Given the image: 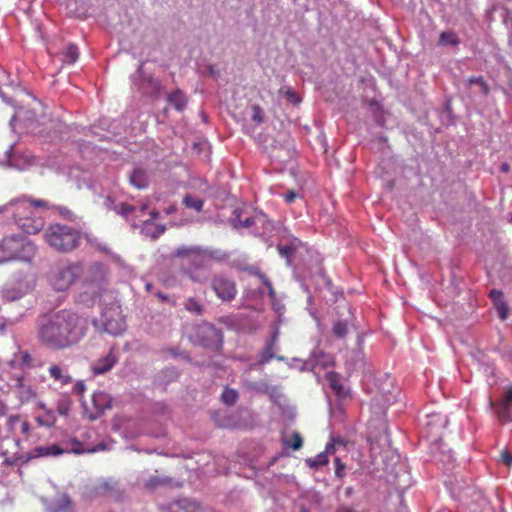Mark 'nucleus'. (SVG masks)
Wrapping results in <instances>:
<instances>
[{"label": "nucleus", "mask_w": 512, "mask_h": 512, "mask_svg": "<svg viewBox=\"0 0 512 512\" xmlns=\"http://www.w3.org/2000/svg\"><path fill=\"white\" fill-rule=\"evenodd\" d=\"M28 208L19 206L13 211V217L17 226L27 234H37L44 227V220L41 216L25 217Z\"/></svg>", "instance_id": "obj_7"}, {"label": "nucleus", "mask_w": 512, "mask_h": 512, "mask_svg": "<svg viewBox=\"0 0 512 512\" xmlns=\"http://www.w3.org/2000/svg\"><path fill=\"white\" fill-rule=\"evenodd\" d=\"M71 448H68V452H73L75 454H82L86 452L87 450L83 447V443L80 442L77 439H72L70 441ZM89 452H92L93 450H88Z\"/></svg>", "instance_id": "obj_34"}, {"label": "nucleus", "mask_w": 512, "mask_h": 512, "mask_svg": "<svg viewBox=\"0 0 512 512\" xmlns=\"http://www.w3.org/2000/svg\"><path fill=\"white\" fill-rule=\"evenodd\" d=\"M72 401L68 395H61L57 401V412L62 416H67L70 412Z\"/></svg>", "instance_id": "obj_26"}, {"label": "nucleus", "mask_w": 512, "mask_h": 512, "mask_svg": "<svg viewBox=\"0 0 512 512\" xmlns=\"http://www.w3.org/2000/svg\"><path fill=\"white\" fill-rule=\"evenodd\" d=\"M162 512H204L202 506L196 501L179 499L167 506L160 507Z\"/></svg>", "instance_id": "obj_11"}, {"label": "nucleus", "mask_w": 512, "mask_h": 512, "mask_svg": "<svg viewBox=\"0 0 512 512\" xmlns=\"http://www.w3.org/2000/svg\"><path fill=\"white\" fill-rule=\"evenodd\" d=\"M469 85L476 84V86H480L482 93L487 96L490 93V87L488 83L481 76H472L467 80Z\"/></svg>", "instance_id": "obj_31"}, {"label": "nucleus", "mask_w": 512, "mask_h": 512, "mask_svg": "<svg viewBox=\"0 0 512 512\" xmlns=\"http://www.w3.org/2000/svg\"><path fill=\"white\" fill-rule=\"evenodd\" d=\"M79 57L78 47L74 44H69L63 54V62L67 64H73Z\"/></svg>", "instance_id": "obj_25"}, {"label": "nucleus", "mask_w": 512, "mask_h": 512, "mask_svg": "<svg viewBox=\"0 0 512 512\" xmlns=\"http://www.w3.org/2000/svg\"><path fill=\"white\" fill-rule=\"evenodd\" d=\"M87 328L86 319L72 310L52 311L38 318L37 340L50 350L61 351L77 345Z\"/></svg>", "instance_id": "obj_1"}, {"label": "nucleus", "mask_w": 512, "mask_h": 512, "mask_svg": "<svg viewBox=\"0 0 512 512\" xmlns=\"http://www.w3.org/2000/svg\"><path fill=\"white\" fill-rule=\"evenodd\" d=\"M252 120L257 123L261 124L264 122V113L260 106L254 105L252 107Z\"/></svg>", "instance_id": "obj_37"}, {"label": "nucleus", "mask_w": 512, "mask_h": 512, "mask_svg": "<svg viewBox=\"0 0 512 512\" xmlns=\"http://www.w3.org/2000/svg\"><path fill=\"white\" fill-rule=\"evenodd\" d=\"M116 363L117 357L114 351L110 350L106 356L93 363L92 371L95 375H101L110 371Z\"/></svg>", "instance_id": "obj_12"}, {"label": "nucleus", "mask_w": 512, "mask_h": 512, "mask_svg": "<svg viewBox=\"0 0 512 512\" xmlns=\"http://www.w3.org/2000/svg\"><path fill=\"white\" fill-rule=\"evenodd\" d=\"M7 427L10 431L15 432L19 429L20 433L28 437L31 432V425L28 421L22 420L18 415H11L7 419Z\"/></svg>", "instance_id": "obj_15"}, {"label": "nucleus", "mask_w": 512, "mask_h": 512, "mask_svg": "<svg viewBox=\"0 0 512 512\" xmlns=\"http://www.w3.org/2000/svg\"><path fill=\"white\" fill-rule=\"evenodd\" d=\"M164 483V480L157 476H152L145 482V488L149 491L155 490L157 487L161 486Z\"/></svg>", "instance_id": "obj_35"}, {"label": "nucleus", "mask_w": 512, "mask_h": 512, "mask_svg": "<svg viewBox=\"0 0 512 512\" xmlns=\"http://www.w3.org/2000/svg\"><path fill=\"white\" fill-rule=\"evenodd\" d=\"M489 296L498 310L499 317L502 320H505L508 316V306L504 301L502 291L493 289L490 291Z\"/></svg>", "instance_id": "obj_17"}, {"label": "nucleus", "mask_w": 512, "mask_h": 512, "mask_svg": "<svg viewBox=\"0 0 512 512\" xmlns=\"http://www.w3.org/2000/svg\"><path fill=\"white\" fill-rule=\"evenodd\" d=\"M167 101L173 105L177 111H183L187 105V97L184 93L177 89L167 95Z\"/></svg>", "instance_id": "obj_20"}, {"label": "nucleus", "mask_w": 512, "mask_h": 512, "mask_svg": "<svg viewBox=\"0 0 512 512\" xmlns=\"http://www.w3.org/2000/svg\"><path fill=\"white\" fill-rule=\"evenodd\" d=\"M254 224L253 218H247L242 222L244 227H251Z\"/></svg>", "instance_id": "obj_51"}, {"label": "nucleus", "mask_w": 512, "mask_h": 512, "mask_svg": "<svg viewBox=\"0 0 512 512\" xmlns=\"http://www.w3.org/2000/svg\"><path fill=\"white\" fill-rule=\"evenodd\" d=\"M43 236L45 242L58 252H70L76 249L81 238L78 230L63 224L48 226Z\"/></svg>", "instance_id": "obj_5"}, {"label": "nucleus", "mask_w": 512, "mask_h": 512, "mask_svg": "<svg viewBox=\"0 0 512 512\" xmlns=\"http://www.w3.org/2000/svg\"><path fill=\"white\" fill-rule=\"evenodd\" d=\"M273 358H274L273 349H271V347L265 346L264 350L261 353L259 362L261 364H266V363L270 362Z\"/></svg>", "instance_id": "obj_38"}, {"label": "nucleus", "mask_w": 512, "mask_h": 512, "mask_svg": "<svg viewBox=\"0 0 512 512\" xmlns=\"http://www.w3.org/2000/svg\"><path fill=\"white\" fill-rule=\"evenodd\" d=\"M501 459L503 461L504 464H506L507 466H512V454L507 452V451H503L501 453Z\"/></svg>", "instance_id": "obj_45"}, {"label": "nucleus", "mask_w": 512, "mask_h": 512, "mask_svg": "<svg viewBox=\"0 0 512 512\" xmlns=\"http://www.w3.org/2000/svg\"><path fill=\"white\" fill-rule=\"evenodd\" d=\"M184 307L187 311L195 313L196 315H201L203 312V306L194 297L188 298L184 304Z\"/></svg>", "instance_id": "obj_30"}, {"label": "nucleus", "mask_w": 512, "mask_h": 512, "mask_svg": "<svg viewBox=\"0 0 512 512\" xmlns=\"http://www.w3.org/2000/svg\"><path fill=\"white\" fill-rule=\"evenodd\" d=\"M347 331L348 328L345 322L338 321L333 326V332L339 338H343L347 334Z\"/></svg>", "instance_id": "obj_36"}, {"label": "nucleus", "mask_w": 512, "mask_h": 512, "mask_svg": "<svg viewBox=\"0 0 512 512\" xmlns=\"http://www.w3.org/2000/svg\"><path fill=\"white\" fill-rule=\"evenodd\" d=\"M195 344L207 348H218L222 344L221 332L210 323L197 325L191 336Z\"/></svg>", "instance_id": "obj_6"}, {"label": "nucleus", "mask_w": 512, "mask_h": 512, "mask_svg": "<svg viewBox=\"0 0 512 512\" xmlns=\"http://www.w3.org/2000/svg\"><path fill=\"white\" fill-rule=\"evenodd\" d=\"M177 208L175 206H170L167 210H166V213L167 214H172L174 212H176Z\"/></svg>", "instance_id": "obj_54"}, {"label": "nucleus", "mask_w": 512, "mask_h": 512, "mask_svg": "<svg viewBox=\"0 0 512 512\" xmlns=\"http://www.w3.org/2000/svg\"><path fill=\"white\" fill-rule=\"evenodd\" d=\"M278 337H279V331L278 329H275L270 337V339L267 341L266 343V347H271V349L274 350V347L276 345V342L278 340Z\"/></svg>", "instance_id": "obj_43"}, {"label": "nucleus", "mask_w": 512, "mask_h": 512, "mask_svg": "<svg viewBox=\"0 0 512 512\" xmlns=\"http://www.w3.org/2000/svg\"><path fill=\"white\" fill-rule=\"evenodd\" d=\"M2 211H3V209H2V208H0V212H2Z\"/></svg>", "instance_id": "obj_57"}, {"label": "nucleus", "mask_w": 512, "mask_h": 512, "mask_svg": "<svg viewBox=\"0 0 512 512\" xmlns=\"http://www.w3.org/2000/svg\"><path fill=\"white\" fill-rule=\"evenodd\" d=\"M164 231H165V227L164 226L159 227L158 228V233L154 234L153 237L154 238L158 237V235L162 234Z\"/></svg>", "instance_id": "obj_55"}, {"label": "nucleus", "mask_w": 512, "mask_h": 512, "mask_svg": "<svg viewBox=\"0 0 512 512\" xmlns=\"http://www.w3.org/2000/svg\"><path fill=\"white\" fill-rule=\"evenodd\" d=\"M120 209L122 215L124 216H128L130 213L134 211V207L126 203L121 204Z\"/></svg>", "instance_id": "obj_46"}, {"label": "nucleus", "mask_w": 512, "mask_h": 512, "mask_svg": "<svg viewBox=\"0 0 512 512\" xmlns=\"http://www.w3.org/2000/svg\"><path fill=\"white\" fill-rule=\"evenodd\" d=\"M37 247L21 235L5 236L0 240V264L7 262H31Z\"/></svg>", "instance_id": "obj_4"}, {"label": "nucleus", "mask_w": 512, "mask_h": 512, "mask_svg": "<svg viewBox=\"0 0 512 512\" xmlns=\"http://www.w3.org/2000/svg\"><path fill=\"white\" fill-rule=\"evenodd\" d=\"M489 407L494 410L497 418L501 422L511 421L510 406L506 405L502 401L495 403L494 400L489 398Z\"/></svg>", "instance_id": "obj_19"}, {"label": "nucleus", "mask_w": 512, "mask_h": 512, "mask_svg": "<svg viewBox=\"0 0 512 512\" xmlns=\"http://www.w3.org/2000/svg\"><path fill=\"white\" fill-rule=\"evenodd\" d=\"M326 455L328 456V454H332L335 452V440H333V442L331 443H328L325 447V451Z\"/></svg>", "instance_id": "obj_48"}, {"label": "nucleus", "mask_w": 512, "mask_h": 512, "mask_svg": "<svg viewBox=\"0 0 512 512\" xmlns=\"http://www.w3.org/2000/svg\"><path fill=\"white\" fill-rule=\"evenodd\" d=\"M103 326L105 331L111 335H119L126 328L125 320L119 314H117L116 318L105 315Z\"/></svg>", "instance_id": "obj_14"}, {"label": "nucleus", "mask_w": 512, "mask_h": 512, "mask_svg": "<svg viewBox=\"0 0 512 512\" xmlns=\"http://www.w3.org/2000/svg\"><path fill=\"white\" fill-rule=\"evenodd\" d=\"M173 257L179 261L181 271L196 283L207 281L212 253L200 246L182 245L175 249Z\"/></svg>", "instance_id": "obj_3"}, {"label": "nucleus", "mask_w": 512, "mask_h": 512, "mask_svg": "<svg viewBox=\"0 0 512 512\" xmlns=\"http://www.w3.org/2000/svg\"><path fill=\"white\" fill-rule=\"evenodd\" d=\"M258 276L261 279L262 283L267 287L269 296L271 298H275L276 292L273 288L271 281L264 274L260 273Z\"/></svg>", "instance_id": "obj_39"}, {"label": "nucleus", "mask_w": 512, "mask_h": 512, "mask_svg": "<svg viewBox=\"0 0 512 512\" xmlns=\"http://www.w3.org/2000/svg\"><path fill=\"white\" fill-rule=\"evenodd\" d=\"M76 388H77L79 391H82V390H83V388H84V386H83V384H77V385H76Z\"/></svg>", "instance_id": "obj_56"}, {"label": "nucleus", "mask_w": 512, "mask_h": 512, "mask_svg": "<svg viewBox=\"0 0 512 512\" xmlns=\"http://www.w3.org/2000/svg\"><path fill=\"white\" fill-rule=\"evenodd\" d=\"M500 170L501 172L503 173H508L510 171V165L508 163H503L501 166H500Z\"/></svg>", "instance_id": "obj_52"}, {"label": "nucleus", "mask_w": 512, "mask_h": 512, "mask_svg": "<svg viewBox=\"0 0 512 512\" xmlns=\"http://www.w3.org/2000/svg\"><path fill=\"white\" fill-rule=\"evenodd\" d=\"M131 183L141 189L147 186V177L146 173L142 169H135L130 176Z\"/></svg>", "instance_id": "obj_23"}, {"label": "nucleus", "mask_w": 512, "mask_h": 512, "mask_svg": "<svg viewBox=\"0 0 512 512\" xmlns=\"http://www.w3.org/2000/svg\"><path fill=\"white\" fill-rule=\"evenodd\" d=\"M32 360H33V358H32V356L30 354L24 353L22 355V362L23 363H25L27 365H30L32 363Z\"/></svg>", "instance_id": "obj_49"}, {"label": "nucleus", "mask_w": 512, "mask_h": 512, "mask_svg": "<svg viewBox=\"0 0 512 512\" xmlns=\"http://www.w3.org/2000/svg\"><path fill=\"white\" fill-rule=\"evenodd\" d=\"M211 288L222 301H231L237 294L235 282L224 275L214 276L211 280Z\"/></svg>", "instance_id": "obj_9"}, {"label": "nucleus", "mask_w": 512, "mask_h": 512, "mask_svg": "<svg viewBox=\"0 0 512 512\" xmlns=\"http://www.w3.org/2000/svg\"><path fill=\"white\" fill-rule=\"evenodd\" d=\"M26 293L25 290H22L18 287H9V288H5L3 291H2V295L4 297V299H6L7 301H15V300H18L20 299L24 294Z\"/></svg>", "instance_id": "obj_27"}, {"label": "nucleus", "mask_w": 512, "mask_h": 512, "mask_svg": "<svg viewBox=\"0 0 512 512\" xmlns=\"http://www.w3.org/2000/svg\"><path fill=\"white\" fill-rule=\"evenodd\" d=\"M48 373L51 379L61 385H68L72 382V377L68 373L67 369L58 364H52L48 368Z\"/></svg>", "instance_id": "obj_16"}, {"label": "nucleus", "mask_w": 512, "mask_h": 512, "mask_svg": "<svg viewBox=\"0 0 512 512\" xmlns=\"http://www.w3.org/2000/svg\"><path fill=\"white\" fill-rule=\"evenodd\" d=\"M285 96L287 100H289L294 105L300 103L301 101L299 95L291 88H287L285 90Z\"/></svg>", "instance_id": "obj_40"}, {"label": "nucleus", "mask_w": 512, "mask_h": 512, "mask_svg": "<svg viewBox=\"0 0 512 512\" xmlns=\"http://www.w3.org/2000/svg\"><path fill=\"white\" fill-rule=\"evenodd\" d=\"M82 274L83 279L77 294V302L92 307L100 301L107 289V270L103 264L92 263L85 271L79 263L59 267L52 274L50 282L56 291H66Z\"/></svg>", "instance_id": "obj_2"}, {"label": "nucleus", "mask_w": 512, "mask_h": 512, "mask_svg": "<svg viewBox=\"0 0 512 512\" xmlns=\"http://www.w3.org/2000/svg\"><path fill=\"white\" fill-rule=\"evenodd\" d=\"M297 197V194L294 192V191H288L285 195H284V199L285 201L290 204L292 203L295 198Z\"/></svg>", "instance_id": "obj_47"}, {"label": "nucleus", "mask_w": 512, "mask_h": 512, "mask_svg": "<svg viewBox=\"0 0 512 512\" xmlns=\"http://www.w3.org/2000/svg\"><path fill=\"white\" fill-rule=\"evenodd\" d=\"M111 407L110 396L103 391H96L92 394L89 402L84 403V409L89 419L95 420L99 418L106 409Z\"/></svg>", "instance_id": "obj_8"}, {"label": "nucleus", "mask_w": 512, "mask_h": 512, "mask_svg": "<svg viewBox=\"0 0 512 512\" xmlns=\"http://www.w3.org/2000/svg\"><path fill=\"white\" fill-rule=\"evenodd\" d=\"M302 245L303 243L299 238L290 236L287 240H285V238L281 240V244L278 245V250L282 256L290 258Z\"/></svg>", "instance_id": "obj_13"}, {"label": "nucleus", "mask_w": 512, "mask_h": 512, "mask_svg": "<svg viewBox=\"0 0 512 512\" xmlns=\"http://www.w3.org/2000/svg\"><path fill=\"white\" fill-rule=\"evenodd\" d=\"M7 413L6 404L0 400V417H3Z\"/></svg>", "instance_id": "obj_50"}, {"label": "nucleus", "mask_w": 512, "mask_h": 512, "mask_svg": "<svg viewBox=\"0 0 512 512\" xmlns=\"http://www.w3.org/2000/svg\"><path fill=\"white\" fill-rule=\"evenodd\" d=\"M182 203L185 207L193 209L197 212L202 211L204 206V201L202 199L194 197L191 194H186L183 197Z\"/></svg>", "instance_id": "obj_22"}, {"label": "nucleus", "mask_w": 512, "mask_h": 512, "mask_svg": "<svg viewBox=\"0 0 512 512\" xmlns=\"http://www.w3.org/2000/svg\"><path fill=\"white\" fill-rule=\"evenodd\" d=\"M306 463L310 468L318 469L328 464V456L325 452H321L315 458L306 459Z\"/></svg>", "instance_id": "obj_29"}, {"label": "nucleus", "mask_w": 512, "mask_h": 512, "mask_svg": "<svg viewBox=\"0 0 512 512\" xmlns=\"http://www.w3.org/2000/svg\"><path fill=\"white\" fill-rule=\"evenodd\" d=\"M283 444L290 447L292 450L297 451L303 445V439L298 432H294L289 439L283 438Z\"/></svg>", "instance_id": "obj_28"}, {"label": "nucleus", "mask_w": 512, "mask_h": 512, "mask_svg": "<svg viewBox=\"0 0 512 512\" xmlns=\"http://www.w3.org/2000/svg\"><path fill=\"white\" fill-rule=\"evenodd\" d=\"M301 512H307V511H305V510H302Z\"/></svg>", "instance_id": "obj_58"}, {"label": "nucleus", "mask_w": 512, "mask_h": 512, "mask_svg": "<svg viewBox=\"0 0 512 512\" xmlns=\"http://www.w3.org/2000/svg\"><path fill=\"white\" fill-rule=\"evenodd\" d=\"M328 379L330 381L331 387L335 391L340 392L342 389V386L338 383L337 375L335 373H331V374H329Z\"/></svg>", "instance_id": "obj_42"}, {"label": "nucleus", "mask_w": 512, "mask_h": 512, "mask_svg": "<svg viewBox=\"0 0 512 512\" xmlns=\"http://www.w3.org/2000/svg\"><path fill=\"white\" fill-rule=\"evenodd\" d=\"M460 43L458 35L453 31H443L439 36V44L443 46H457Z\"/></svg>", "instance_id": "obj_21"}, {"label": "nucleus", "mask_w": 512, "mask_h": 512, "mask_svg": "<svg viewBox=\"0 0 512 512\" xmlns=\"http://www.w3.org/2000/svg\"><path fill=\"white\" fill-rule=\"evenodd\" d=\"M238 392L234 389L225 388L221 394L222 401L227 405H233L238 399Z\"/></svg>", "instance_id": "obj_32"}, {"label": "nucleus", "mask_w": 512, "mask_h": 512, "mask_svg": "<svg viewBox=\"0 0 512 512\" xmlns=\"http://www.w3.org/2000/svg\"><path fill=\"white\" fill-rule=\"evenodd\" d=\"M72 502L67 495H62L51 507V512H68Z\"/></svg>", "instance_id": "obj_24"}, {"label": "nucleus", "mask_w": 512, "mask_h": 512, "mask_svg": "<svg viewBox=\"0 0 512 512\" xmlns=\"http://www.w3.org/2000/svg\"><path fill=\"white\" fill-rule=\"evenodd\" d=\"M9 207L13 209H17L19 206H23L28 208L27 212L24 214L25 217L29 216H39L36 209L37 208H48V202L43 199H28L27 197H21L17 200L10 201L8 204Z\"/></svg>", "instance_id": "obj_10"}, {"label": "nucleus", "mask_w": 512, "mask_h": 512, "mask_svg": "<svg viewBox=\"0 0 512 512\" xmlns=\"http://www.w3.org/2000/svg\"><path fill=\"white\" fill-rule=\"evenodd\" d=\"M334 464H335V475L339 478H342L344 476L345 464L338 457L335 458Z\"/></svg>", "instance_id": "obj_41"}, {"label": "nucleus", "mask_w": 512, "mask_h": 512, "mask_svg": "<svg viewBox=\"0 0 512 512\" xmlns=\"http://www.w3.org/2000/svg\"><path fill=\"white\" fill-rule=\"evenodd\" d=\"M508 406H512V386H509L505 396L500 400Z\"/></svg>", "instance_id": "obj_44"}, {"label": "nucleus", "mask_w": 512, "mask_h": 512, "mask_svg": "<svg viewBox=\"0 0 512 512\" xmlns=\"http://www.w3.org/2000/svg\"><path fill=\"white\" fill-rule=\"evenodd\" d=\"M150 215H151V220H154V219H157L159 217V213L156 211V210H152L150 212Z\"/></svg>", "instance_id": "obj_53"}, {"label": "nucleus", "mask_w": 512, "mask_h": 512, "mask_svg": "<svg viewBox=\"0 0 512 512\" xmlns=\"http://www.w3.org/2000/svg\"><path fill=\"white\" fill-rule=\"evenodd\" d=\"M63 453H68V448H62L58 444H52L48 446L35 447L32 457L58 456Z\"/></svg>", "instance_id": "obj_18"}, {"label": "nucleus", "mask_w": 512, "mask_h": 512, "mask_svg": "<svg viewBox=\"0 0 512 512\" xmlns=\"http://www.w3.org/2000/svg\"><path fill=\"white\" fill-rule=\"evenodd\" d=\"M117 485H118L117 481L109 479V480H105V481L101 482L97 486L96 490L98 493H107V492H111V491L115 490Z\"/></svg>", "instance_id": "obj_33"}]
</instances>
